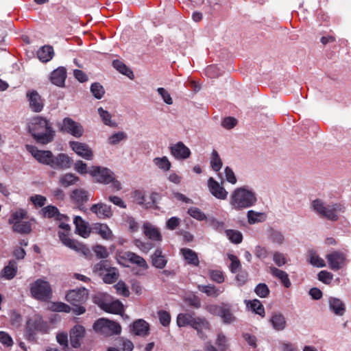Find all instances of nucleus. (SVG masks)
<instances>
[{"instance_id":"6e6d98bb","label":"nucleus","mask_w":351,"mask_h":351,"mask_svg":"<svg viewBox=\"0 0 351 351\" xmlns=\"http://www.w3.org/2000/svg\"><path fill=\"white\" fill-rule=\"evenodd\" d=\"M210 278L212 281L221 284L225 281L223 272L218 269H210L208 271Z\"/></svg>"},{"instance_id":"79ce46f5","label":"nucleus","mask_w":351,"mask_h":351,"mask_svg":"<svg viewBox=\"0 0 351 351\" xmlns=\"http://www.w3.org/2000/svg\"><path fill=\"white\" fill-rule=\"evenodd\" d=\"M111 298L110 295L106 293H98L94 297L93 302L101 309L104 311Z\"/></svg>"},{"instance_id":"09e8293b","label":"nucleus","mask_w":351,"mask_h":351,"mask_svg":"<svg viewBox=\"0 0 351 351\" xmlns=\"http://www.w3.org/2000/svg\"><path fill=\"white\" fill-rule=\"evenodd\" d=\"M128 138V135L124 132H117L112 134L108 138V143L111 145H116L119 144L121 141L126 140Z\"/></svg>"},{"instance_id":"423d86ee","label":"nucleus","mask_w":351,"mask_h":351,"mask_svg":"<svg viewBox=\"0 0 351 351\" xmlns=\"http://www.w3.org/2000/svg\"><path fill=\"white\" fill-rule=\"evenodd\" d=\"M29 292L32 298L41 302H47L52 297L51 285L43 278H38L29 285Z\"/></svg>"},{"instance_id":"f8f14e48","label":"nucleus","mask_w":351,"mask_h":351,"mask_svg":"<svg viewBox=\"0 0 351 351\" xmlns=\"http://www.w3.org/2000/svg\"><path fill=\"white\" fill-rule=\"evenodd\" d=\"M117 257L119 262H121V261H128L144 271L149 268V265L145 258L134 252L130 251L118 252Z\"/></svg>"},{"instance_id":"6e6552de","label":"nucleus","mask_w":351,"mask_h":351,"mask_svg":"<svg viewBox=\"0 0 351 351\" xmlns=\"http://www.w3.org/2000/svg\"><path fill=\"white\" fill-rule=\"evenodd\" d=\"M94 330L106 337L117 335L121 332V325L106 318H99L93 326Z\"/></svg>"},{"instance_id":"aec40b11","label":"nucleus","mask_w":351,"mask_h":351,"mask_svg":"<svg viewBox=\"0 0 351 351\" xmlns=\"http://www.w3.org/2000/svg\"><path fill=\"white\" fill-rule=\"evenodd\" d=\"M207 184L210 193L215 197L222 200L227 199L228 195V191L225 189L221 184H219L213 177L208 178Z\"/></svg>"},{"instance_id":"37998d69","label":"nucleus","mask_w":351,"mask_h":351,"mask_svg":"<svg viewBox=\"0 0 351 351\" xmlns=\"http://www.w3.org/2000/svg\"><path fill=\"white\" fill-rule=\"evenodd\" d=\"M153 162L163 171H167L171 167V163L167 156L156 157L154 158Z\"/></svg>"},{"instance_id":"a211bd4d","label":"nucleus","mask_w":351,"mask_h":351,"mask_svg":"<svg viewBox=\"0 0 351 351\" xmlns=\"http://www.w3.org/2000/svg\"><path fill=\"white\" fill-rule=\"evenodd\" d=\"M330 268L334 271L340 269L346 264V255L339 251H334L326 255Z\"/></svg>"},{"instance_id":"cd10ccee","label":"nucleus","mask_w":351,"mask_h":351,"mask_svg":"<svg viewBox=\"0 0 351 351\" xmlns=\"http://www.w3.org/2000/svg\"><path fill=\"white\" fill-rule=\"evenodd\" d=\"M132 331L137 336H147L149 333V324L144 319H137L132 324Z\"/></svg>"},{"instance_id":"c03bdc74","label":"nucleus","mask_w":351,"mask_h":351,"mask_svg":"<svg viewBox=\"0 0 351 351\" xmlns=\"http://www.w3.org/2000/svg\"><path fill=\"white\" fill-rule=\"evenodd\" d=\"M94 229L104 239H110L112 237V231L106 224L97 223Z\"/></svg>"},{"instance_id":"c9c22d12","label":"nucleus","mask_w":351,"mask_h":351,"mask_svg":"<svg viewBox=\"0 0 351 351\" xmlns=\"http://www.w3.org/2000/svg\"><path fill=\"white\" fill-rule=\"evenodd\" d=\"M71 197L79 205L84 204L89 199L88 192L82 189L73 190Z\"/></svg>"},{"instance_id":"338daca9","label":"nucleus","mask_w":351,"mask_h":351,"mask_svg":"<svg viewBox=\"0 0 351 351\" xmlns=\"http://www.w3.org/2000/svg\"><path fill=\"white\" fill-rule=\"evenodd\" d=\"M273 261L278 267H282L287 263V259L285 254L280 252H275L274 253Z\"/></svg>"},{"instance_id":"0e129e2a","label":"nucleus","mask_w":351,"mask_h":351,"mask_svg":"<svg viewBox=\"0 0 351 351\" xmlns=\"http://www.w3.org/2000/svg\"><path fill=\"white\" fill-rule=\"evenodd\" d=\"M43 215L45 217L53 218L58 213L59 210L54 206H47L43 208Z\"/></svg>"},{"instance_id":"412c9836","label":"nucleus","mask_w":351,"mask_h":351,"mask_svg":"<svg viewBox=\"0 0 351 351\" xmlns=\"http://www.w3.org/2000/svg\"><path fill=\"white\" fill-rule=\"evenodd\" d=\"M26 96L29 101V107L32 111L40 112L43 110L44 104L40 95L36 90H31L27 91Z\"/></svg>"},{"instance_id":"f704fd0d","label":"nucleus","mask_w":351,"mask_h":351,"mask_svg":"<svg viewBox=\"0 0 351 351\" xmlns=\"http://www.w3.org/2000/svg\"><path fill=\"white\" fill-rule=\"evenodd\" d=\"M270 272L272 276L278 278L285 287L289 288L291 287V281L289 278L288 274L285 271L275 267H271Z\"/></svg>"},{"instance_id":"c85d7f7f","label":"nucleus","mask_w":351,"mask_h":351,"mask_svg":"<svg viewBox=\"0 0 351 351\" xmlns=\"http://www.w3.org/2000/svg\"><path fill=\"white\" fill-rule=\"evenodd\" d=\"M269 322L271 323L273 328L277 331L283 330L287 326V322L285 316L279 312L274 313L270 319Z\"/></svg>"},{"instance_id":"680f3d73","label":"nucleus","mask_w":351,"mask_h":351,"mask_svg":"<svg viewBox=\"0 0 351 351\" xmlns=\"http://www.w3.org/2000/svg\"><path fill=\"white\" fill-rule=\"evenodd\" d=\"M150 201L147 202L145 204V208H157V204H158L159 200L161 199V195L156 192H154L151 194L149 197Z\"/></svg>"},{"instance_id":"774afa93","label":"nucleus","mask_w":351,"mask_h":351,"mask_svg":"<svg viewBox=\"0 0 351 351\" xmlns=\"http://www.w3.org/2000/svg\"><path fill=\"white\" fill-rule=\"evenodd\" d=\"M317 276L319 280L326 285H329L333 278V275L330 272L325 270L319 271Z\"/></svg>"},{"instance_id":"393cba45","label":"nucleus","mask_w":351,"mask_h":351,"mask_svg":"<svg viewBox=\"0 0 351 351\" xmlns=\"http://www.w3.org/2000/svg\"><path fill=\"white\" fill-rule=\"evenodd\" d=\"M328 307L335 315L342 316L346 312V306L341 300L335 297L328 299Z\"/></svg>"},{"instance_id":"a19ab883","label":"nucleus","mask_w":351,"mask_h":351,"mask_svg":"<svg viewBox=\"0 0 351 351\" xmlns=\"http://www.w3.org/2000/svg\"><path fill=\"white\" fill-rule=\"evenodd\" d=\"M98 114L101 117L103 123L108 126L114 128L117 126V123L112 120V115L109 112L104 110L102 107L97 109Z\"/></svg>"},{"instance_id":"473e14b6","label":"nucleus","mask_w":351,"mask_h":351,"mask_svg":"<svg viewBox=\"0 0 351 351\" xmlns=\"http://www.w3.org/2000/svg\"><path fill=\"white\" fill-rule=\"evenodd\" d=\"M17 270L16 262L14 260H11L8 265L2 269L1 276L6 280H12L16 275Z\"/></svg>"},{"instance_id":"dca6fc26","label":"nucleus","mask_w":351,"mask_h":351,"mask_svg":"<svg viewBox=\"0 0 351 351\" xmlns=\"http://www.w3.org/2000/svg\"><path fill=\"white\" fill-rule=\"evenodd\" d=\"M171 154L178 160H184L191 156V152L183 142L179 141L172 144L169 147Z\"/></svg>"},{"instance_id":"49530a36","label":"nucleus","mask_w":351,"mask_h":351,"mask_svg":"<svg viewBox=\"0 0 351 351\" xmlns=\"http://www.w3.org/2000/svg\"><path fill=\"white\" fill-rule=\"evenodd\" d=\"M222 160L218 152L215 149H213L210 156V166L212 169L216 172L219 171L222 167Z\"/></svg>"},{"instance_id":"69168bd1","label":"nucleus","mask_w":351,"mask_h":351,"mask_svg":"<svg viewBox=\"0 0 351 351\" xmlns=\"http://www.w3.org/2000/svg\"><path fill=\"white\" fill-rule=\"evenodd\" d=\"M156 90L165 104L168 105H171L173 104L172 97L166 89L160 87L158 88Z\"/></svg>"},{"instance_id":"5fc2aeb1","label":"nucleus","mask_w":351,"mask_h":351,"mask_svg":"<svg viewBox=\"0 0 351 351\" xmlns=\"http://www.w3.org/2000/svg\"><path fill=\"white\" fill-rule=\"evenodd\" d=\"M249 304H250V308L252 311H254L256 314L259 315L261 317L265 316V308L262 303L257 299H255L252 301H250Z\"/></svg>"},{"instance_id":"58836bf2","label":"nucleus","mask_w":351,"mask_h":351,"mask_svg":"<svg viewBox=\"0 0 351 351\" xmlns=\"http://www.w3.org/2000/svg\"><path fill=\"white\" fill-rule=\"evenodd\" d=\"M112 66L119 72H120L123 75H126L130 79L134 78V73L132 71L130 68H128L123 62L119 60H114L112 62Z\"/></svg>"},{"instance_id":"603ef678","label":"nucleus","mask_w":351,"mask_h":351,"mask_svg":"<svg viewBox=\"0 0 351 351\" xmlns=\"http://www.w3.org/2000/svg\"><path fill=\"white\" fill-rule=\"evenodd\" d=\"M90 92L97 99H101L105 94V90L103 86L98 82H95L91 84Z\"/></svg>"},{"instance_id":"4be33fe9","label":"nucleus","mask_w":351,"mask_h":351,"mask_svg":"<svg viewBox=\"0 0 351 351\" xmlns=\"http://www.w3.org/2000/svg\"><path fill=\"white\" fill-rule=\"evenodd\" d=\"M85 335V328L81 325L75 326L70 331V342L72 347L80 348Z\"/></svg>"},{"instance_id":"9b49d317","label":"nucleus","mask_w":351,"mask_h":351,"mask_svg":"<svg viewBox=\"0 0 351 351\" xmlns=\"http://www.w3.org/2000/svg\"><path fill=\"white\" fill-rule=\"evenodd\" d=\"M88 173L99 184H108L112 181L114 173L110 169L100 166H91Z\"/></svg>"},{"instance_id":"2eb2a0df","label":"nucleus","mask_w":351,"mask_h":351,"mask_svg":"<svg viewBox=\"0 0 351 351\" xmlns=\"http://www.w3.org/2000/svg\"><path fill=\"white\" fill-rule=\"evenodd\" d=\"M88 296V290L82 287L69 291L66 295V300L72 305L82 304L87 300Z\"/></svg>"},{"instance_id":"4468645a","label":"nucleus","mask_w":351,"mask_h":351,"mask_svg":"<svg viewBox=\"0 0 351 351\" xmlns=\"http://www.w3.org/2000/svg\"><path fill=\"white\" fill-rule=\"evenodd\" d=\"M73 165V159L66 154L60 153L52 155L50 167L56 170H66L70 169Z\"/></svg>"},{"instance_id":"72a5a7b5","label":"nucleus","mask_w":351,"mask_h":351,"mask_svg":"<svg viewBox=\"0 0 351 351\" xmlns=\"http://www.w3.org/2000/svg\"><path fill=\"white\" fill-rule=\"evenodd\" d=\"M53 55V48L49 45H45L40 47L37 51V56L43 62H47L51 60Z\"/></svg>"},{"instance_id":"4c0bfd02","label":"nucleus","mask_w":351,"mask_h":351,"mask_svg":"<svg viewBox=\"0 0 351 351\" xmlns=\"http://www.w3.org/2000/svg\"><path fill=\"white\" fill-rule=\"evenodd\" d=\"M268 238L271 243L278 245H282L285 241V236L282 232L274 228L269 230Z\"/></svg>"},{"instance_id":"a18cd8bd","label":"nucleus","mask_w":351,"mask_h":351,"mask_svg":"<svg viewBox=\"0 0 351 351\" xmlns=\"http://www.w3.org/2000/svg\"><path fill=\"white\" fill-rule=\"evenodd\" d=\"M100 276H102L104 282L111 284L117 281L119 274L115 268L110 267L105 273L100 275Z\"/></svg>"},{"instance_id":"3c124183","label":"nucleus","mask_w":351,"mask_h":351,"mask_svg":"<svg viewBox=\"0 0 351 351\" xmlns=\"http://www.w3.org/2000/svg\"><path fill=\"white\" fill-rule=\"evenodd\" d=\"M187 213L193 218L197 221L207 220L208 218L204 213L197 207H190L188 209Z\"/></svg>"},{"instance_id":"5701e85b","label":"nucleus","mask_w":351,"mask_h":351,"mask_svg":"<svg viewBox=\"0 0 351 351\" xmlns=\"http://www.w3.org/2000/svg\"><path fill=\"white\" fill-rule=\"evenodd\" d=\"M66 78V69L64 66H59L53 70L49 76L51 82L59 87L64 86Z\"/></svg>"},{"instance_id":"0eeeda50","label":"nucleus","mask_w":351,"mask_h":351,"mask_svg":"<svg viewBox=\"0 0 351 351\" xmlns=\"http://www.w3.org/2000/svg\"><path fill=\"white\" fill-rule=\"evenodd\" d=\"M206 310L211 315L219 317L225 324H230L237 321L233 314L232 306L230 303L209 304L206 306Z\"/></svg>"},{"instance_id":"2f4dec72","label":"nucleus","mask_w":351,"mask_h":351,"mask_svg":"<svg viewBox=\"0 0 351 351\" xmlns=\"http://www.w3.org/2000/svg\"><path fill=\"white\" fill-rule=\"evenodd\" d=\"M104 311L112 314L121 315L124 312V306L119 300L111 298Z\"/></svg>"},{"instance_id":"bb28decb","label":"nucleus","mask_w":351,"mask_h":351,"mask_svg":"<svg viewBox=\"0 0 351 351\" xmlns=\"http://www.w3.org/2000/svg\"><path fill=\"white\" fill-rule=\"evenodd\" d=\"M152 265L157 269H164L167 263V258L161 249H156L151 256Z\"/></svg>"},{"instance_id":"e2e57ef3","label":"nucleus","mask_w":351,"mask_h":351,"mask_svg":"<svg viewBox=\"0 0 351 351\" xmlns=\"http://www.w3.org/2000/svg\"><path fill=\"white\" fill-rule=\"evenodd\" d=\"M158 315L160 323L163 326H168L169 325L171 322V315L169 312L161 310L158 312Z\"/></svg>"},{"instance_id":"052dcab7","label":"nucleus","mask_w":351,"mask_h":351,"mask_svg":"<svg viewBox=\"0 0 351 351\" xmlns=\"http://www.w3.org/2000/svg\"><path fill=\"white\" fill-rule=\"evenodd\" d=\"M117 293L122 296L128 297L130 295V291L128 286L123 281H119L114 286Z\"/></svg>"},{"instance_id":"bf43d9fd","label":"nucleus","mask_w":351,"mask_h":351,"mask_svg":"<svg viewBox=\"0 0 351 351\" xmlns=\"http://www.w3.org/2000/svg\"><path fill=\"white\" fill-rule=\"evenodd\" d=\"M254 292L260 298H267L269 294V289L265 283H259L256 286Z\"/></svg>"},{"instance_id":"4d7b16f0","label":"nucleus","mask_w":351,"mask_h":351,"mask_svg":"<svg viewBox=\"0 0 351 351\" xmlns=\"http://www.w3.org/2000/svg\"><path fill=\"white\" fill-rule=\"evenodd\" d=\"M228 258L231 261L229 266L230 270L232 273H237L241 268V264L238 257L232 254H228Z\"/></svg>"},{"instance_id":"7c9ffc66","label":"nucleus","mask_w":351,"mask_h":351,"mask_svg":"<svg viewBox=\"0 0 351 351\" xmlns=\"http://www.w3.org/2000/svg\"><path fill=\"white\" fill-rule=\"evenodd\" d=\"M180 253L188 265L193 267L199 266V260L197 254L195 251L189 248H182Z\"/></svg>"},{"instance_id":"7ed1b4c3","label":"nucleus","mask_w":351,"mask_h":351,"mask_svg":"<svg viewBox=\"0 0 351 351\" xmlns=\"http://www.w3.org/2000/svg\"><path fill=\"white\" fill-rule=\"evenodd\" d=\"M176 323L178 327L191 326L197 331L198 337L206 339L207 336L204 330H210V323L204 317H195V313H181L177 316Z\"/></svg>"},{"instance_id":"ea45409f","label":"nucleus","mask_w":351,"mask_h":351,"mask_svg":"<svg viewBox=\"0 0 351 351\" xmlns=\"http://www.w3.org/2000/svg\"><path fill=\"white\" fill-rule=\"evenodd\" d=\"M79 177L71 173L64 174L60 178L59 183L64 187H69L79 181Z\"/></svg>"},{"instance_id":"39448f33","label":"nucleus","mask_w":351,"mask_h":351,"mask_svg":"<svg viewBox=\"0 0 351 351\" xmlns=\"http://www.w3.org/2000/svg\"><path fill=\"white\" fill-rule=\"evenodd\" d=\"M27 218V212L20 208L12 213L8 223L12 225V230L21 234H28L32 232V223L29 221H23Z\"/></svg>"},{"instance_id":"ddd939ff","label":"nucleus","mask_w":351,"mask_h":351,"mask_svg":"<svg viewBox=\"0 0 351 351\" xmlns=\"http://www.w3.org/2000/svg\"><path fill=\"white\" fill-rule=\"evenodd\" d=\"M47 328V324L41 319H29L25 329L26 338L28 341H35L36 332H45Z\"/></svg>"},{"instance_id":"a878e982","label":"nucleus","mask_w":351,"mask_h":351,"mask_svg":"<svg viewBox=\"0 0 351 351\" xmlns=\"http://www.w3.org/2000/svg\"><path fill=\"white\" fill-rule=\"evenodd\" d=\"M143 232L150 240L154 241H162V235L159 229L149 222L143 224Z\"/></svg>"},{"instance_id":"864d4df0","label":"nucleus","mask_w":351,"mask_h":351,"mask_svg":"<svg viewBox=\"0 0 351 351\" xmlns=\"http://www.w3.org/2000/svg\"><path fill=\"white\" fill-rule=\"evenodd\" d=\"M207 221L208 225L218 232H223V231L225 232L226 226L223 221H220L213 217L208 218Z\"/></svg>"},{"instance_id":"f03ea898","label":"nucleus","mask_w":351,"mask_h":351,"mask_svg":"<svg viewBox=\"0 0 351 351\" xmlns=\"http://www.w3.org/2000/svg\"><path fill=\"white\" fill-rule=\"evenodd\" d=\"M257 202L255 191L247 185L235 189L230 196L229 204L236 210L254 206Z\"/></svg>"},{"instance_id":"f257e3e1","label":"nucleus","mask_w":351,"mask_h":351,"mask_svg":"<svg viewBox=\"0 0 351 351\" xmlns=\"http://www.w3.org/2000/svg\"><path fill=\"white\" fill-rule=\"evenodd\" d=\"M28 131L37 143L43 145L52 142L56 135L52 124L46 118L40 116H36L30 119Z\"/></svg>"},{"instance_id":"f3484780","label":"nucleus","mask_w":351,"mask_h":351,"mask_svg":"<svg viewBox=\"0 0 351 351\" xmlns=\"http://www.w3.org/2000/svg\"><path fill=\"white\" fill-rule=\"evenodd\" d=\"M69 144L71 149L79 156L87 160L93 159V151L87 144L75 141H70Z\"/></svg>"},{"instance_id":"20e7f679","label":"nucleus","mask_w":351,"mask_h":351,"mask_svg":"<svg viewBox=\"0 0 351 351\" xmlns=\"http://www.w3.org/2000/svg\"><path fill=\"white\" fill-rule=\"evenodd\" d=\"M312 208L318 215L331 221H337L339 219L338 214L345 210V207L340 203L326 205L320 199L312 202Z\"/></svg>"},{"instance_id":"1a4fd4ad","label":"nucleus","mask_w":351,"mask_h":351,"mask_svg":"<svg viewBox=\"0 0 351 351\" xmlns=\"http://www.w3.org/2000/svg\"><path fill=\"white\" fill-rule=\"evenodd\" d=\"M57 126L60 132L69 134L75 138H80L84 132L82 124L70 117L64 118L62 122L57 123Z\"/></svg>"},{"instance_id":"13d9d810","label":"nucleus","mask_w":351,"mask_h":351,"mask_svg":"<svg viewBox=\"0 0 351 351\" xmlns=\"http://www.w3.org/2000/svg\"><path fill=\"white\" fill-rule=\"evenodd\" d=\"M110 267L108 261H101L95 264L93 267V271L99 276L105 273Z\"/></svg>"},{"instance_id":"e433bc0d","label":"nucleus","mask_w":351,"mask_h":351,"mask_svg":"<svg viewBox=\"0 0 351 351\" xmlns=\"http://www.w3.org/2000/svg\"><path fill=\"white\" fill-rule=\"evenodd\" d=\"M197 289L200 292L205 293L207 296L214 298H217L223 291V290H220L213 285H199L197 286Z\"/></svg>"},{"instance_id":"8fccbe9b","label":"nucleus","mask_w":351,"mask_h":351,"mask_svg":"<svg viewBox=\"0 0 351 351\" xmlns=\"http://www.w3.org/2000/svg\"><path fill=\"white\" fill-rule=\"evenodd\" d=\"M309 254V263L317 267H324L325 262L319 256V255L313 250H310L308 252Z\"/></svg>"},{"instance_id":"de8ad7c7","label":"nucleus","mask_w":351,"mask_h":351,"mask_svg":"<svg viewBox=\"0 0 351 351\" xmlns=\"http://www.w3.org/2000/svg\"><path fill=\"white\" fill-rule=\"evenodd\" d=\"M225 233L228 239L233 243L239 244L242 242V233L235 230H226Z\"/></svg>"},{"instance_id":"6ab92c4d","label":"nucleus","mask_w":351,"mask_h":351,"mask_svg":"<svg viewBox=\"0 0 351 351\" xmlns=\"http://www.w3.org/2000/svg\"><path fill=\"white\" fill-rule=\"evenodd\" d=\"M27 150L31 153L32 156L40 163L49 165H51L53 153L49 150H38L33 145H26Z\"/></svg>"},{"instance_id":"c756f323","label":"nucleus","mask_w":351,"mask_h":351,"mask_svg":"<svg viewBox=\"0 0 351 351\" xmlns=\"http://www.w3.org/2000/svg\"><path fill=\"white\" fill-rule=\"evenodd\" d=\"M75 226V232L84 238H87L90 234V230L85 221L80 216H75L73 219Z\"/></svg>"},{"instance_id":"9d476101","label":"nucleus","mask_w":351,"mask_h":351,"mask_svg":"<svg viewBox=\"0 0 351 351\" xmlns=\"http://www.w3.org/2000/svg\"><path fill=\"white\" fill-rule=\"evenodd\" d=\"M58 237L61 242L69 248L82 254L86 258L90 256V250L86 245L76 240L70 239L67 233L58 232Z\"/></svg>"},{"instance_id":"b1692460","label":"nucleus","mask_w":351,"mask_h":351,"mask_svg":"<svg viewBox=\"0 0 351 351\" xmlns=\"http://www.w3.org/2000/svg\"><path fill=\"white\" fill-rule=\"evenodd\" d=\"M90 211L95 213L99 219L110 218L112 215L111 206L104 203H98L92 205Z\"/></svg>"}]
</instances>
